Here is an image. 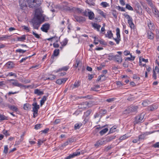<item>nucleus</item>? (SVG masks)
Instances as JSON below:
<instances>
[{
  "label": "nucleus",
  "mask_w": 159,
  "mask_h": 159,
  "mask_svg": "<svg viewBox=\"0 0 159 159\" xmlns=\"http://www.w3.org/2000/svg\"><path fill=\"white\" fill-rule=\"evenodd\" d=\"M8 107L11 110L15 111H17L18 110V108L14 106L9 105Z\"/></svg>",
  "instance_id": "nucleus-38"
},
{
  "label": "nucleus",
  "mask_w": 159,
  "mask_h": 159,
  "mask_svg": "<svg viewBox=\"0 0 159 159\" xmlns=\"http://www.w3.org/2000/svg\"><path fill=\"white\" fill-rule=\"evenodd\" d=\"M8 118L7 116H6L0 114V120H7Z\"/></svg>",
  "instance_id": "nucleus-37"
},
{
  "label": "nucleus",
  "mask_w": 159,
  "mask_h": 159,
  "mask_svg": "<svg viewBox=\"0 0 159 159\" xmlns=\"http://www.w3.org/2000/svg\"><path fill=\"white\" fill-rule=\"evenodd\" d=\"M63 3L66 5H63L61 6V8L62 10L65 11H70L72 10V8L68 6V4H66V2H63Z\"/></svg>",
  "instance_id": "nucleus-10"
},
{
  "label": "nucleus",
  "mask_w": 159,
  "mask_h": 159,
  "mask_svg": "<svg viewBox=\"0 0 159 159\" xmlns=\"http://www.w3.org/2000/svg\"><path fill=\"white\" fill-rule=\"evenodd\" d=\"M98 14L102 15L103 17L106 18V15L104 14V12L100 10H99L98 11Z\"/></svg>",
  "instance_id": "nucleus-48"
},
{
  "label": "nucleus",
  "mask_w": 159,
  "mask_h": 159,
  "mask_svg": "<svg viewBox=\"0 0 159 159\" xmlns=\"http://www.w3.org/2000/svg\"><path fill=\"white\" fill-rule=\"evenodd\" d=\"M88 17L89 20H93L94 17V15L92 11H89Z\"/></svg>",
  "instance_id": "nucleus-29"
},
{
  "label": "nucleus",
  "mask_w": 159,
  "mask_h": 159,
  "mask_svg": "<svg viewBox=\"0 0 159 159\" xmlns=\"http://www.w3.org/2000/svg\"><path fill=\"white\" fill-rule=\"evenodd\" d=\"M136 12L140 15L143 14L142 8L139 4H136L134 8Z\"/></svg>",
  "instance_id": "nucleus-9"
},
{
  "label": "nucleus",
  "mask_w": 159,
  "mask_h": 159,
  "mask_svg": "<svg viewBox=\"0 0 159 159\" xmlns=\"http://www.w3.org/2000/svg\"><path fill=\"white\" fill-rule=\"evenodd\" d=\"M125 8L129 10L133 11V8L129 4H127L126 5Z\"/></svg>",
  "instance_id": "nucleus-50"
},
{
  "label": "nucleus",
  "mask_w": 159,
  "mask_h": 159,
  "mask_svg": "<svg viewBox=\"0 0 159 159\" xmlns=\"http://www.w3.org/2000/svg\"><path fill=\"white\" fill-rule=\"evenodd\" d=\"M116 127L115 126H114L111 128L110 131L108 133V134H110L115 132L116 131Z\"/></svg>",
  "instance_id": "nucleus-40"
},
{
  "label": "nucleus",
  "mask_w": 159,
  "mask_h": 159,
  "mask_svg": "<svg viewBox=\"0 0 159 159\" xmlns=\"http://www.w3.org/2000/svg\"><path fill=\"white\" fill-rule=\"evenodd\" d=\"M50 27V25L49 23H45L42 25L41 29L43 31L47 33L49 30Z\"/></svg>",
  "instance_id": "nucleus-8"
},
{
  "label": "nucleus",
  "mask_w": 159,
  "mask_h": 159,
  "mask_svg": "<svg viewBox=\"0 0 159 159\" xmlns=\"http://www.w3.org/2000/svg\"><path fill=\"white\" fill-rule=\"evenodd\" d=\"M153 147L154 148H159V142H157L154 144Z\"/></svg>",
  "instance_id": "nucleus-62"
},
{
  "label": "nucleus",
  "mask_w": 159,
  "mask_h": 159,
  "mask_svg": "<svg viewBox=\"0 0 159 159\" xmlns=\"http://www.w3.org/2000/svg\"><path fill=\"white\" fill-rule=\"evenodd\" d=\"M74 20L79 22H82L85 20L84 18L82 16H76L75 15L73 16Z\"/></svg>",
  "instance_id": "nucleus-12"
},
{
  "label": "nucleus",
  "mask_w": 159,
  "mask_h": 159,
  "mask_svg": "<svg viewBox=\"0 0 159 159\" xmlns=\"http://www.w3.org/2000/svg\"><path fill=\"white\" fill-rule=\"evenodd\" d=\"M108 129L107 128H105L100 131L99 134L101 135H102L105 134L108 131Z\"/></svg>",
  "instance_id": "nucleus-34"
},
{
  "label": "nucleus",
  "mask_w": 159,
  "mask_h": 159,
  "mask_svg": "<svg viewBox=\"0 0 159 159\" xmlns=\"http://www.w3.org/2000/svg\"><path fill=\"white\" fill-rule=\"evenodd\" d=\"M145 113L142 112L134 117V120L133 122L134 125L139 124L143 123L144 120H143Z\"/></svg>",
  "instance_id": "nucleus-1"
},
{
  "label": "nucleus",
  "mask_w": 159,
  "mask_h": 159,
  "mask_svg": "<svg viewBox=\"0 0 159 159\" xmlns=\"http://www.w3.org/2000/svg\"><path fill=\"white\" fill-rule=\"evenodd\" d=\"M15 64L11 61H8L5 65V67L7 69H11L14 67Z\"/></svg>",
  "instance_id": "nucleus-14"
},
{
  "label": "nucleus",
  "mask_w": 159,
  "mask_h": 159,
  "mask_svg": "<svg viewBox=\"0 0 159 159\" xmlns=\"http://www.w3.org/2000/svg\"><path fill=\"white\" fill-rule=\"evenodd\" d=\"M97 41H98V42H99L100 43V44L104 45H107V43L105 42V41L103 40H97Z\"/></svg>",
  "instance_id": "nucleus-59"
},
{
  "label": "nucleus",
  "mask_w": 159,
  "mask_h": 159,
  "mask_svg": "<svg viewBox=\"0 0 159 159\" xmlns=\"http://www.w3.org/2000/svg\"><path fill=\"white\" fill-rule=\"evenodd\" d=\"M80 150L78 149L75 152H73L72 154H70L69 156L66 157L64 159H70L75 156L80 155Z\"/></svg>",
  "instance_id": "nucleus-7"
},
{
  "label": "nucleus",
  "mask_w": 159,
  "mask_h": 159,
  "mask_svg": "<svg viewBox=\"0 0 159 159\" xmlns=\"http://www.w3.org/2000/svg\"><path fill=\"white\" fill-rule=\"evenodd\" d=\"M112 14L114 17L116 18H117V12L115 10H112Z\"/></svg>",
  "instance_id": "nucleus-49"
},
{
  "label": "nucleus",
  "mask_w": 159,
  "mask_h": 159,
  "mask_svg": "<svg viewBox=\"0 0 159 159\" xmlns=\"http://www.w3.org/2000/svg\"><path fill=\"white\" fill-rule=\"evenodd\" d=\"M142 105L143 106L146 107L148 105V101L147 100H144L142 103Z\"/></svg>",
  "instance_id": "nucleus-64"
},
{
  "label": "nucleus",
  "mask_w": 159,
  "mask_h": 159,
  "mask_svg": "<svg viewBox=\"0 0 159 159\" xmlns=\"http://www.w3.org/2000/svg\"><path fill=\"white\" fill-rule=\"evenodd\" d=\"M85 2L90 6H94L95 3L93 2V0H85Z\"/></svg>",
  "instance_id": "nucleus-39"
},
{
  "label": "nucleus",
  "mask_w": 159,
  "mask_h": 159,
  "mask_svg": "<svg viewBox=\"0 0 159 159\" xmlns=\"http://www.w3.org/2000/svg\"><path fill=\"white\" fill-rule=\"evenodd\" d=\"M44 17L42 15H37L35 16L33 20L41 24L44 21Z\"/></svg>",
  "instance_id": "nucleus-4"
},
{
  "label": "nucleus",
  "mask_w": 159,
  "mask_h": 159,
  "mask_svg": "<svg viewBox=\"0 0 159 159\" xmlns=\"http://www.w3.org/2000/svg\"><path fill=\"white\" fill-rule=\"evenodd\" d=\"M32 23L34 28L38 30L41 24H39V23L33 20Z\"/></svg>",
  "instance_id": "nucleus-25"
},
{
  "label": "nucleus",
  "mask_w": 159,
  "mask_h": 159,
  "mask_svg": "<svg viewBox=\"0 0 159 159\" xmlns=\"http://www.w3.org/2000/svg\"><path fill=\"white\" fill-rule=\"evenodd\" d=\"M84 104L89 107H91L94 104L93 102L92 101H89V102H84Z\"/></svg>",
  "instance_id": "nucleus-41"
},
{
  "label": "nucleus",
  "mask_w": 159,
  "mask_h": 159,
  "mask_svg": "<svg viewBox=\"0 0 159 159\" xmlns=\"http://www.w3.org/2000/svg\"><path fill=\"white\" fill-rule=\"evenodd\" d=\"M11 35H3L2 37H0V41H5L11 37Z\"/></svg>",
  "instance_id": "nucleus-22"
},
{
  "label": "nucleus",
  "mask_w": 159,
  "mask_h": 159,
  "mask_svg": "<svg viewBox=\"0 0 159 159\" xmlns=\"http://www.w3.org/2000/svg\"><path fill=\"white\" fill-rule=\"evenodd\" d=\"M80 81H75L72 86V89L78 88L80 86Z\"/></svg>",
  "instance_id": "nucleus-30"
},
{
  "label": "nucleus",
  "mask_w": 159,
  "mask_h": 159,
  "mask_svg": "<svg viewBox=\"0 0 159 159\" xmlns=\"http://www.w3.org/2000/svg\"><path fill=\"white\" fill-rule=\"evenodd\" d=\"M41 126V124H37L35 125L34 128L36 129H40Z\"/></svg>",
  "instance_id": "nucleus-60"
},
{
  "label": "nucleus",
  "mask_w": 159,
  "mask_h": 159,
  "mask_svg": "<svg viewBox=\"0 0 159 159\" xmlns=\"http://www.w3.org/2000/svg\"><path fill=\"white\" fill-rule=\"evenodd\" d=\"M69 68V66H64V67H62L61 68H59V69L57 70L56 71V72L57 73V72H59L60 71H62V70L67 71L68 70Z\"/></svg>",
  "instance_id": "nucleus-28"
},
{
  "label": "nucleus",
  "mask_w": 159,
  "mask_h": 159,
  "mask_svg": "<svg viewBox=\"0 0 159 159\" xmlns=\"http://www.w3.org/2000/svg\"><path fill=\"white\" fill-rule=\"evenodd\" d=\"M148 39H153L154 38V34L151 31H148L147 33Z\"/></svg>",
  "instance_id": "nucleus-21"
},
{
  "label": "nucleus",
  "mask_w": 159,
  "mask_h": 159,
  "mask_svg": "<svg viewBox=\"0 0 159 159\" xmlns=\"http://www.w3.org/2000/svg\"><path fill=\"white\" fill-rule=\"evenodd\" d=\"M105 35L106 37H107L109 39H111L113 37V34L111 30L108 31L107 34H105Z\"/></svg>",
  "instance_id": "nucleus-26"
},
{
  "label": "nucleus",
  "mask_w": 159,
  "mask_h": 159,
  "mask_svg": "<svg viewBox=\"0 0 159 159\" xmlns=\"http://www.w3.org/2000/svg\"><path fill=\"white\" fill-rule=\"evenodd\" d=\"M101 5L103 7H107L109 6V5L106 2H102L101 3Z\"/></svg>",
  "instance_id": "nucleus-43"
},
{
  "label": "nucleus",
  "mask_w": 159,
  "mask_h": 159,
  "mask_svg": "<svg viewBox=\"0 0 159 159\" xmlns=\"http://www.w3.org/2000/svg\"><path fill=\"white\" fill-rule=\"evenodd\" d=\"M116 98H112L109 99H107L106 100V101L109 102H111L116 100Z\"/></svg>",
  "instance_id": "nucleus-55"
},
{
  "label": "nucleus",
  "mask_w": 159,
  "mask_h": 159,
  "mask_svg": "<svg viewBox=\"0 0 159 159\" xmlns=\"http://www.w3.org/2000/svg\"><path fill=\"white\" fill-rule=\"evenodd\" d=\"M106 143L107 142L106 140H104L103 139H101L98 141L95 144V146L96 147H98L99 146L106 144Z\"/></svg>",
  "instance_id": "nucleus-16"
},
{
  "label": "nucleus",
  "mask_w": 159,
  "mask_h": 159,
  "mask_svg": "<svg viewBox=\"0 0 159 159\" xmlns=\"http://www.w3.org/2000/svg\"><path fill=\"white\" fill-rule=\"evenodd\" d=\"M116 136L114 135L111 136H108L106 138V141L107 142H109L112 140L115 139Z\"/></svg>",
  "instance_id": "nucleus-24"
},
{
  "label": "nucleus",
  "mask_w": 159,
  "mask_h": 159,
  "mask_svg": "<svg viewBox=\"0 0 159 159\" xmlns=\"http://www.w3.org/2000/svg\"><path fill=\"white\" fill-rule=\"evenodd\" d=\"M47 99V97L46 96H44L42 99L40 100V106H42L44 103L45 101Z\"/></svg>",
  "instance_id": "nucleus-36"
},
{
  "label": "nucleus",
  "mask_w": 159,
  "mask_h": 159,
  "mask_svg": "<svg viewBox=\"0 0 159 159\" xmlns=\"http://www.w3.org/2000/svg\"><path fill=\"white\" fill-rule=\"evenodd\" d=\"M67 78H63L57 80L56 81V83L58 84H61L62 83H64L67 80Z\"/></svg>",
  "instance_id": "nucleus-17"
},
{
  "label": "nucleus",
  "mask_w": 159,
  "mask_h": 159,
  "mask_svg": "<svg viewBox=\"0 0 159 159\" xmlns=\"http://www.w3.org/2000/svg\"><path fill=\"white\" fill-rule=\"evenodd\" d=\"M114 59H115L117 62L121 63L122 61V59L121 56L116 55L114 56Z\"/></svg>",
  "instance_id": "nucleus-18"
},
{
  "label": "nucleus",
  "mask_w": 159,
  "mask_h": 159,
  "mask_svg": "<svg viewBox=\"0 0 159 159\" xmlns=\"http://www.w3.org/2000/svg\"><path fill=\"white\" fill-rule=\"evenodd\" d=\"M104 66L105 65L102 64L100 66L97 67V69L98 70H101Z\"/></svg>",
  "instance_id": "nucleus-63"
},
{
  "label": "nucleus",
  "mask_w": 159,
  "mask_h": 159,
  "mask_svg": "<svg viewBox=\"0 0 159 159\" xmlns=\"http://www.w3.org/2000/svg\"><path fill=\"white\" fill-rule=\"evenodd\" d=\"M148 26L150 30H152L153 29V24L150 21L149 23L148 24Z\"/></svg>",
  "instance_id": "nucleus-54"
},
{
  "label": "nucleus",
  "mask_w": 159,
  "mask_h": 159,
  "mask_svg": "<svg viewBox=\"0 0 159 159\" xmlns=\"http://www.w3.org/2000/svg\"><path fill=\"white\" fill-rule=\"evenodd\" d=\"M26 39V35H23L20 37L17 38V41H24Z\"/></svg>",
  "instance_id": "nucleus-27"
},
{
  "label": "nucleus",
  "mask_w": 159,
  "mask_h": 159,
  "mask_svg": "<svg viewBox=\"0 0 159 159\" xmlns=\"http://www.w3.org/2000/svg\"><path fill=\"white\" fill-rule=\"evenodd\" d=\"M133 20L132 17L128 20V23L131 29H134V25L133 22Z\"/></svg>",
  "instance_id": "nucleus-15"
},
{
  "label": "nucleus",
  "mask_w": 159,
  "mask_h": 159,
  "mask_svg": "<svg viewBox=\"0 0 159 159\" xmlns=\"http://www.w3.org/2000/svg\"><path fill=\"white\" fill-rule=\"evenodd\" d=\"M158 107V105L156 104H153L148 107V110L152 111L156 110Z\"/></svg>",
  "instance_id": "nucleus-13"
},
{
  "label": "nucleus",
  "mask_w": 159,
  "mask_h": 159,
  "mask_svg": "<svg viewBox=\"0 0 159 159\" xmlns=\"http://www.w3.org/2000/svg\"><path fill=\"white\" fill-rule=\"evenodd\" d=\"M32 106H33L32 111L34 112V113H38V110L39 108V105H38L37 103L35 102L32 104Z\"/></svg>",
  "instance_id": "nucleus-6"
},
{
  "label": "nucleus",
  "mask_w": 159,
  "mask_h": 159,
  "mask_svg": "<svg viewBox=\"0 0 159 159\" xmlns=\"http://www.w3.org/2000/svg\"><path fill=\"white\" fill-rule=\"evenodd\" d=\"M31 108V105L29 103H26L24 105L23 108L26 111L30 110Z\"/></svg>",
  "instance_id": "nucleus-20"
},
{
  "label": "nucleus",
  "mask_w": 159,
  "mask_h": 159,
  "mask_svg": "<svg viewBox=\"0 0 159 159\" xmlns=\"http://www.w3.org/2000/svg\"><path fill=\"white\" fill-rule=\"evenodd\" d=\"M56 78V76L53 75H51L49 76V77L47 78V80H53L55 79Z\"/></svg>",
  "instance_id": "nucleus-51"
},
{
  "label": "nucleus",
  "mask_w": 159,
  "mask_h": 159,
  "mask_svg": "<svg viewBox=\"0 0 159 159\" xmlns=\"http://www.w3.org/2000/svg\"><path fill=\"white\" fill-rule=\"evenodd\" d=\"M91 111H92L91 110H88L87 111L84 113V115L86 117H88L90 114Z\"/></svg>",
  "instance_id": "nucleus-47"
},
{
  "label": "nucleus",
  "mask_w": 159,
  "mask_h": 159,
  "mask_svg": "<svg viewBox=\"0 0 159 159\" xmlns=\"http://www.w3.org/2000/svg\"><path fill=\"white\" fill-rule=\"evenodd\" d=\"M153 132H146L144 133L143 134H141L138 137V141H139L142 140H143L144 139L145 137L148 135V134H150Z\"/></svg>",
  "instance_id": "nucleus-11"
},
{
  "label": "nucleus",
  "mask_w": 159,
  "mask_h": 159,
  "mask_svg": "<svg viewBox=\"0 0 159 159\" xmlns=\"http://www.w3.org/2000/svg\"><path fill=\"white\" fill-rule=\"evenodd\" d=\"M112 54H110L108 56V57L107 58L109 60H111L113 59H114V56L112 55Z\"/></svg>",
  "instance_id": "nucleus-57"
},
{
  "label": "nucleus",
  "mask_w": 159,
  "mask_h": 159,
  "mask_svg": "<svg viewBox=\"0 0 159 159\" xmlns=\"http://www.w3.org/2000/svg\"><path fill=\"white\" fill-rule=\"evenodd\" d=\"M68 42V40L67 39H65L61 43L62 44L61 45L62 47L65 46L67 44Z\"/></svg>",
  "instance_id": "nucleus-46"
},
{
  "label": "nucleus",
  "mask_w": 159,
  "mask_h": 159,
  "mask_svg": "<svg viewBox=\"0 0 159 159\" xmlns=\"http://www.w3.org/2000/svg\"><path fill=\"white\" fill-rule=\"evenodd\" d=\"M8 148L7 145H5L4 147V149L3 153L5 154H7L8 152Z\"/></svg>",
  "instance_id": "nucleus-56"
},
{
  "label": "nucleus",
  "mask_w": 159,
  "mask_h": 159,
  "mask_svg": "<svg viewBox=\"0 0 159 159\" xmlns=\"http://www.w3.org/2000/svg\"><path fill=\"white\" fill-rule=\"evenodd\" d=\"M138 107L137 106L131 105L127 107L125 110L123 111L124 114H129L133 112H136L138 108Z\"/></svg>",
  "instance_id": "nucleus-3"
},
{
  "label": "nucleus",
  "mask_w": 159,
  "mask_h": 159,
  "mask_svg": "<svg viewBox=\"0 0 159 159\" xmlns=\"http://www.w3.org/2000/svg\"><path fill=\"white\" fill-rule=\"evenodd\" d=\"M34 55H32L31 56H29L28 57H26L25 58H22L21 60H20L19 61L20 63H21L23 61H25L27 58H28L29 57H31L32 56H33Z\"/></svg>",
  "instance_id": "nucleus-58"
},
{
  "label": "nucleus",
  "mask_w": 159,
  "mask_h": 159,
  "mask_svg": "<svg viewBox=\"0 0 159 159\" xmlns=\"http://www.w3.org/2000/svg\"><path fill=\"white\" fill-rule=\"evenodd\" d=\"M82 125V124L81 123H77L74 126V129L75 130L79 129Z\"/></svg>",
  "instance_id": "nucleus-32"
},
{
  "label": "nucleus",
  "mask_w": 159,
  "mask_h": 159,
  "mask_svg": "<svg viewBox=\"0 0 159 159\" xmlns=\"http://www.w3.org/2000/svg\"><path fill=\"white\" fill-rule=\"evenodd\" d=\"M59 53V49H56L53 52V54L51 56V58L53 57V56H57Z\"/></svg>",
  "instance_id": "nucleus-31"
},
{
  "label": "nucleus",
  "mask_w": 159,
  "mask_h": 159,
  "mask_svg": "<svg viewBox=\"0 0 159 159\" xmlns=\"http://www.w3.org/2000/svg\"><path fill=\"white\" fill-rule=\"evenodd\" d=\"M92 25L94 28L96 29L98 31H100V29L101 27L100 25L96 23H93L92 24Z\"/></svg>",
  "instance_id": "nucleus-33"
},
{
  "label": "nucleus",
  "mask_w": 159,
  "mask_h": 159,
  "mask_svg": "<svg viewBox=\"0 0 159 159\" xmlns=\"http://www.w3.org/2000/svg\"><path fill=\"white\" fill-rule=\"evenodd\" d=\"M72 10L74 11L75 13H82L83 11V10L82 9L79 8H76L74 7L72 8Z\"/></svg>",
  "instance_id": "nucleus-19"
},
{
  "label": "nucleus",
  "mask_w": 159,
  "mask_h": 159,
  "mask_svg": "<svg viewBox=\"0 0 159 159\" xmlns=\"http://www.w3.org/2000/svg\"><path fill=\"white\" fill-rule=\"evenodd\" d=\"M26 50H23L21 49H18L16 50V52L23 53L26 52Z\"/></svg>",
  "instance_id": "nucleus-44"
},
{
  "label": "nucleus",
  "mask_w": 159,
  "mask_h": 159,
  "mask_svg": "<svg viewBox=\"0 0 159 159\" xmlns=\"http://www.w3.org/2000/svg\"><path fill=\"white\" fill-rule=\"evenodd\" d=\"M27 2L29 7L33 8L39 7L41 4L39 0H28Z\"/></svg>",
  "instance_id": "nucleus-2"
},
{
  "label": "nucleus",
  "mask_w": 159,
  "mask_h": 159,
  "mask_svg": "<svg viewBox=\"0 0 159 159\" xmlns=\"http://www.w3.org/2000/svg\"><path fill=\"white\" fill-rule=\"evenodd\" d=\"M20 87L21 88L23 87V88H24V89H27V88H28L30 87L31 88H33V87H32L31 85H24L22 84H21V86H20Z\"/></svg>",
  "instance_id": "nucleus-45"
},
{
  "label": "nucleus",
  "mask_w": 159,
  "mask_h": 159,
  "mask_svg": "<svg viewBox=\"0 0 159 159\" xmlns=\"http://www.w3.org/2000/svg\"><path fill=\"white\" fill-rule=\"evenodd\" d=\"M116 38H113V39L116 42V44H119L120 41V30L119 28H117L116 30Z\"/></svg>",
  "instance_id": "nucleus-5"
},
{
  "label": "nucleus",
  "mask_w": 159,
  "mask_h": 159,
  "mask_svg": "<svg viewBox=\"0 0 159 159\" xmlns=\"http://www.w3.org/2000/svg\"><path fill=\"white\" fill-rule=\"evenodd\" d=\"M127 138V137L126 134L120 137L119 139L121 140H122L126 139Z\"/></svg>",
  "instance_id": "nucleus-61"
},
{
  "label": "nucleus",
  "mask_w": 159,
  "mask_h": 159,
  "mask_svg": "<svg viewBox=\"0 0 159 159\" xmlns=\"http://www.w3.org/2000/svg\"><path fill=\"white\" fill-rule=\"evenodd\" d=\"M116 8H117L119 11H125V8L122 7L120 6H116Z\"/></svg>",
  "instance_id": "nucleus-53"
},
{
  "label": "nucleus",
  "mask_w": 159,
  "mask_h": 159,
  "mask_svg": "<svg viewBox=\"0 0 159 159\" xmlns=\"http://www.w3.org/2000/svg\"><path fill=\"white\" fill-rule=\"evenodd\" d=\"M81 66V64L80 65V61L79 60H76V61L75 64V66L77 68L79 66Z\"/></svg>",
  "instance_id": "nucleus-52"
},
{
  "label": "nucleus",
  "mask_w": 159,
  "mask_h": 159,
  "mask_svg": "<svg viewBox=\"0 0 159 159\" xmlns=\"http://www.w3.org/2000/svg\"><path fill=\"white\" fill-rule=\"evenodd\" d=\"M99 113L101 114V116H104L107 113V110L105 109H101L100 110Z\"/></svg>",
  "instance_id": "nucleus-42"
},
{
  "label": "nucleus",
  "mask_w": 159,
  "mask_h": 159,
  "mask_svg": "<svg viewBox=\"0 0 159 159\" xmlns=\"http://www.w3.org/2000/svg\"><path fill=\"white\" fill-rule=\"evenodd\" d=\"M34 93L39 96H40L43 94L44 93L43 91H40L39 89H36L34 90Z\"/></svg>",
  "instance_id": "nucleus-23"
},
{
  "label": "nucleus",
  "mask_w": 159,
  "mask_h": 159,
  "mask_svg": "<svg viewBox=\"0 0 159 159\" xmlns=\"http://www.w3.org/2000/svg\"><path fill=\"white\" fill-rule=\"evenodd\" d=\"M12 84L14 86L20 87L21 86V83H20L18 82L17 80H15L14 82L12 83Z\"/></svg>",
  "instance_id": "nucleus-35"
}]
</instances>
